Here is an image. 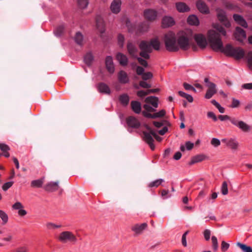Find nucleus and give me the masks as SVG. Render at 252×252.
Here are the masks:
<instances>
[{
    "label": "nucleus",
    "mask_w": 252,
    "mask_h": 252,
    "mask_svg": "<svg viewBox=\"0 0 252 252\" xmlns=\"http://www.w3.org/2000/svg\"><path fill=\"white\" fill-rule=\"evenodd\" d=\"M166 114L165 110L162 109L158 112L154 113L151 114L147 112H142V115L146 118L151 119H156L158 118H162L165 116Z\"/></svg>",
    "instance_id": "obj_12"
},
{
    "label": "nucleus",
    "mask_w": 252,
    "mask_h": 252,
    "mask_svg": "<svg viewBox=\"0 0 252 252\" xmlns=\"http://www.w3.org/2000/svg\"><path fill=\"white\" fill-rule=\"evenodd\" d=\"M24 206H12L13 209L18 210V215L20 216L23 217L27 214V211L23 209Z\"/></svg>",
    "instance_id": "obj_38"
},
{
    "label": "nucleus",
    "mask_w": 252,
    "mask_h": 252,
    "mask_svg": "<svg viewBox=\"0 0 252 252\" xmlns=\"http://www.w3.org/2000/svg\"><path fill=\"white\" fill-rule=\"evenodd\" d=\"M126 49L129 56L132 58H136L138 48L134 42L129 40L126 44Z\"/></svg>",
    "instance_id": "obj_8"
},
{
    "label": "nucleus",
    "mask_w": 252,
    "mask_h": 252,
    "mask_svg": "<svg viewBox=\"0 0 252 252\" xmlns=\"http://www.w3.org/2000/svg\"><path fill=\"white\" fill-rule=\"evenodd\" d=\"M43 183L42 179H38L36 180H33L31 183V186L35 188H40L42 186Z\"/></svg>",
    "instance_id": "obj_44"
},
{
    "label": "nucleus",
    "mask_w": 252,
    "mask_h": 252,
    "mask_svg": "<svg viewBox=\"0 0 252 252\" xmlns=\"http://www.w3.org/2000/svg\"><path fill=\"white\" fill-rule=\"evenodd\" d=\"M194 39L197 45L202 49L205 48L207 45V42L205 36L202 34H195L194 36Z\"/></svg>",
    "instance_id": "obj_11"
},
{
    "label": "nucleus",
    "mask_w": 252,
    "mask_h": 252,
    "mask_svg": "<svg viewBox=\"0 0 252 252\" xmlns=\"http://www.w3.org/2000/svg\"><path fill=\"white\" fill-rule=\"evenodd\" d=\"M164 182L163 179H160L157 180H155L149 184V187L150 188L153 187H158L162 183Z\"/></svg>",
    "instance_id": "obj_45"
},
{
    "label": "nucleus",
    "mask_w": 252,
    "mask_h": 252,
    "mask_svg": "<svg viewBox=\"0 0 252 252\" xmlns=\"http://www.w3.org/2000/svg\"><path fill=\"white\" fill-rule=\"evenodd\" d=\"M238 246L243 252H252V247L248 246L245 244L241 242H237L236 243Z\"/></svg>",
    "instance_id": "obj_31"
},
{
    "label": "nucleus",
    "mask_w": 252,
    "mask_h": 252,
    "mask_svg": "<svg viewBox=\"0 0 252 252\" xmlns=\"http://www.w3.org/2000/svg\"><path fill=\"white\" fill-rule=\"evenodd\" d=\"M189 233V230H187L186 231L184 234L183 235H182V245L184 246V247H186L187 245V240H186V236H187V235Z\"/></svg>",
    "instance_id": "obj_59"
},
{
    "label": "nucleus",
    "mask_w": 252,
    "mask_h": 252,
    "mask_svg": "<svg viewBox=\"0 0 252 252\" xmlns=\"http://www.w3.org/2000/svg\"><path fill=\"white\" fill-rule=\"evenodd\" d=\"M117 60L119 61L120 64L123 66H126L128 63V59L126 55L121 53H118L116 55Z\"/></svg>",
    "instance_id": "obj_24"
},
{
    "label": "nucleus",
    "mask_w": 252,
    "mask_h": 252,
    "mask_svg": "<svg viewBox=\"0 0 252 252\" xmlns=\"http://www.w3.org/2000/svg\"><path fill=\"white\" fill-rule=\"evenodd\" d=\"M13 184V182H8L4 184L2 187V189L4 191L7 190L12 186Z\"/></svg>",
    "instance_id": "obj_63"
},
{
    "label": "nucleus",
    "mask_w": 252,
    "mask_h": 252,
    "mask_svg": "<svg viewBox=\"0 0 252 252\" xmlns=\"http://www.w3.org/2000/svg\"><path fill=\"white\" fill-rule=\"evenodd\" d=\"M149 27V25L146 22L140 24L137 27L136 33L147 32Z\"/></svg>",
    "instance_id": "obj_32"
},
{
    "label": "nucleus",
    "mask_w": 252,
    "mask_h": 252,
    "mask_svg": "<svg viewBox=\"0 0 252 252\" xmlns=\"http://www.w3.org/2000/svg\"><path fill=\"white\" fill-rule=\"evenodd\" d=\"M162 27L164 28L172 26L175 24L174 19L169 16H164L162 20Z\"/></svg>",
    "instance_id": "obj_18"
},
{
    "label": "nucleus",
    "mask_w": 252,
    "mask_h": 252,
    "mask_svg": "<svg viewBox=\"0 0 252 252\" xmlns=\"http://www.w3.org/2000/svg\"><path fill=\"white\" fill-rule=\"evenodd\" d=\"M158 99L157 97L154 96H150L146 97L145 102L146 103H149L154 108L158 107Z\"/></svg>",
    "instance_id": "obj_23"
},
{
    "label": "nucleus",
    "mask_w": 252,
    "mask_h": 252,
    "mask_svg": "<svg viewBox=\"0 0 252 252\" xmlns=\"http://www.w3.org/2000/svg\"><path fill=\"white\" fill-rule=\"evenodd\" d=\"M78 4L80 8L84 9L87 7L89 1L88 0H78Z\"/></svg>",
    "instance_id": "obj_51"
},
{
    "label": "nucleus",
    "mask_w": 252,
    "mask_h": 252,
    "mask_svg": "<svg viewBox=\"0 0 252 252\" xmlns=\"http://www.w3.org/2000/svg\"><path fill=\"white\" fill-rule=\"evenodd\" d=\"M126 26L129 32H136L137 29H136L135 26L132 25L128 20H127L126 22Z\"/></svg>",
    "instance_id": "obj_46"
},
{
    "label": "nucleus",
    "mask_w": 252,
    "mask_h": 252,
    "mask_svg": "<svg viewBox=\"0 0 252 252\" xmlns=\"http://www.w3.org/2000/svg\"><path fill=\"white\" fill-rule=\"evenodd\" d=\"M148 224L146 222L143 223L141 224H136L131 228V230L136 234H140L145 230Z\"/></svg>",
    "instance_id": "obj_21"
},
{
    "label": "nucleus",
    "mask_w": 252,
    "mask_h": 252,
    "mask_svg": "<svg viewBox=\"0 0 252 252\" xmlns=\"http://www.w3.org/2000/svg\"><path fill=\"white\" fill-rule=\"evenodd\" d=\"M138 62V63L142 65V66L146 67L148 66V64L147 61L145 60L146 59L143 57H136V58Z\"/></svg>",
    "instance_id": "obj_56"
},
{
    "label": "nucleus",
    "mask_w": 252,
    "mask_h": 252,
    "mask_svg": "<svg viewBox=\"0 0 252 252\" xmlns=\"http://www.w3.org/2000/svg\"><path fill=\"white\" fill-rule=\"evenodd\" d=\"M221 193L225 195L228 194V185L226 182L224 181L221 185L220 189Z\"/></svg>",
    "instance_id": "obj_43"
},
{
    "label": "nucleus",
    "mask_w": 252,
    "mask_h": 252,
    "mask_svg": "<svg viewBox=\"0 0 252 252\" xmlns=\"http://www.w3.org/2000/svg\"><path fill=\"white\" fill-rule=\"evenodd\" d=\"M234 35L237 40L242 43L243 42L244 40L246 38L245 31L239 27L236 28Z\"/></svg>",
    "instance_id": "obj_10"
},
{
    "label": "nucleus",
    "mask_w": 252,
    "mask_h": 252,
    "mask_svg": "<svg viewBox=\"0 0 252 252\" xmlns=\"http://www.w3.org/2000/svg\"><path fill=\"white\" fill-rule=\"evenodd\" d=\"M204 236L206 241H209L210 238L211 231L209 229H205L204 231Z\"/></svg>",
    "instance_id": "obj_64"
},
{
    "label": "nucleus",
    "mask_w": 252,
    "mask_h": 252,
    "mask_svg": "<svg viewBox=\"0 0 252 252\" xmlns=\"http://www.w3.org/2000/svg\"><path fill=\"white\" fill-rule=\"evenodd\" d=\"M105 65L108 71L110 73H113L115 70L113 59L111 56H107L105 59Z\"/></svg>",
    "instance_id": "obj_17"
},
{
    "label": "nucleus",
    "mask_w": 252,
    "mask_h": 252,
    "mask_svg": "<svg viewBox=\"0 0 252 252\" xmlns=\"http://www.w3.org/2000/svg\"><path fill=\"white\" fill-rule=\"evenodd\" d=\"M125 41V37L122 34H119L118 36V42L119 46L122 48L124 46Z\"/></svg>",
    "instance_id": "obj_53"
},
{
    "label": "nucleus",
    "mask_w": 252,
    "mask_h": 252,
    "mask_svg": "<svg viewBox=\"0 0 252 252\" xmlns=\"http://www.w3.org/2000/svg\"><path fill=\"white\" fill-rule=\"evenodd\" d=\"M75 42L79 45H82L83 44V36L80 32H77L74 36Z\"/></svg>",
    "instance_id": "obj_35"
},
{
    "label": "nucleus",
    "mask_w": 252,
    "mask_h": 252,
    "mask_svg": "<svg viewBox=\"0 0 252 252\" xmlns=\"http://www.w3.org/2000/svg\"><path fill=\"white\" fill-rule=\"evenodd\" d=\"M246 57L249 68L252 69V51L248 52Z\"/></svg>",
    "instance_id": "obj_49"
},
{
    "label": "nucleus",
    "mask_w": 252,
    "mask_h": 252,
    "mask_svg": "<svg viewBox=\"0 0 252 252\" xmlns=\"http://www.w3.org/2000/svg\"><path fill=\"white\" fill-rule=\"evenodd\" d=\"M118 78L119 82L122 84H126L129 81L127 73L123 70H121L119 72Z\"/></svg>",
    "instance_id": "obj_26"
},
{
    "label": "nucleus",
    "mask_w": 252,
    "mask_h": 252,
    "mask_svg": "<svg viewBox=\"0 0 252 252\" xmlns=\"http://www.w3.org/2000/svg\"><path fill=\"white\" fill-rule=\"evenodd\" d=\"M143 133L144 135V139L145 141L148 144L151 149L152 150H154L155 147L153 143L154 142V140L152 137L153 136L151 133L150 131L148 130V131H143Z\"/></svg>",
    "instance_id": "obj_13"
},
{
    "label": "nucleus",
    "mask_w": 252,
    "mask_h": 252,
    "mask_svg": "<svg viewBox=\"0 0 252 252\" xmlns=\"http://www.w3.org/2000/svg\"><path fill=\"white\" fill-rule=\"evenodd\" d=\"M64 29V27L63 25H62L59 26L54 31L55 34L57 36L61 35L63 32Z\"/></svg>",
    "instance_id": "obj_47"
},
{
    "label": "nucleus",
    "mask_w": 252,
    "mask_h": 252,
    "mask_svg": "<svg viewBox=\"0 0 252 252\" xmlns=\"http://www.w3.org/2000/svg\"><path fill=\"white\" fill-rule=\"evenodd\" d=\"M231 123L235 126L238 127L244 132H249L251 130V127L245 122L239 120L237 118L234 117L231 120Z\"/></svg>",
    "instance_id": "obj_7"
},
{
    "label": "nucleus",
    "mask_w": 252,
    "mask_h": 252,
    "mask_svg": "<svg viewBox=\"0 0 252 252\" xmlns=\"http://www.w3.org/2000/svg\"><path fill=\"white\" fill-rule=\"evenodd\" d=\"M213 27L215 30H210L208 32V38L211 48L215 51H221L228 56L233 57L236 60H240L245 56L244 50L240 48H234L228 44L224 47L220 38V34L226 35L225 29L220 24H215Z\"/></svg>",
    "instance_id": "obj_1"
},
{
    "label": "nucleus",
    "mask_w": 252,
    "mask_h": 252,
    "mask_svg": "<svg viewBox=\"0 0 252 252\" xmlns=\"http://www.w3.org/2000/svg\"><path fill=\"white\" fill-rule=\"evenodd\" d=\"M207 86L208 89L205 94V98L210 99L217 93L216 86L214 83H209Z\"/></svg>",
    "instance_id": "obj_15"
},
{
    "label": "nucleus",
    "mask_w": 252,
    "mask_h": 252,
    "mask_svg": "<svg viewBox=\"0 0 252 252\" xmlns=\"http://www.w3.org/2000/svg\"><path fill=\"white\" fill-rule=\"evenodd\" d=\"M221 141L232 150H236L238 148L239 143L235 138H224L221 140Z\"/></svg>",
    "instance_id": "obj_9"
},
{
    "label": "nucleus",
    "mask_w": 252,
    "mask_h": 252,
    "mask_svg": "<svg viewBox=\"0 0 252 252\" xmlns=\"http://www.w3.org/2000/svg\"><path fill=\"white\" fill-rule=\"evenodd\" d=\"M139 47L140 50V56L145 59H149L150 54L152 52L153 49L157 51L160 49V42L157 38L152 39L150 42L142 40L140 42Z\"/></svg>",
    "instance_id": "obj_2"
},
{
    "label": "nucleus",
    "mask_w": 252,
    "mask_h": 252,
    "mask_svg": "<svg viewBox=\"0 0 252 252\" xmlns=\"http://www.w3.org/2000/svg\"><path fill=\"white\" fill-rule=\"evenodd\" d=\"M143 108L145 110L143 112H147L148 113H151V112H156V108H154L153 106H150L148 104H145L143 105Z\"/></svg>",
    "instance_id": "obj_48"
},
{
    "label": "nucleus",
    "mask_w": 252,
    "mask_h": 252,
    "mask_svg": "<svg viewBox=\"0 0 252 252\" xmlns=\"http://www.w3.org/2000/svg\"><path fill=\"white\" fill-rule=\"evenodd\" d=\"M0 218L1 219L2 222V224H6L8 220V217L7 214L2 210H0Z\"/></svg>",
    "instance_id": "obj_37"
},
{
    "label": "nucleus",
    "mask_w": 252,
    "mask_h": 252,
    "mask_svg": "<svg viewBox=\"0 0 252 252\" xmlns=\"http://www.w3.org/2000/svg\"><path fill=\"white\" fill-rule=\"evenodd\" d=\"M46 226L48 229H55L56 228H58L61 227L60 225H57L52 222H47L46 224Z\"/></svg>",
    "instance_id": "obj_54"
},
{
    "label": "nucleus",
    "mask_w": 252,
    "mask_h": 252,
    "mask_svg": "<svg viewBox=\"0 0 252 252\" xmlns=\"http://www.w3.org/2000/svg\"><path fill=\"white\" fill-rule=\"evenodd\" d=\"M176 8L180 12H186L189 10V6L184 2H179L176 3Z\"/></svg>",
    "instance_id": "obj_28"
},
{
    "label": "nucleus",
    "mask_w": 252,
    "mask_h": 252,
    "mask_svg": "<svg viewBox=\"0 0 252 252\" xmlns=\"http://www.w3.org/2000/svg\"><path fill=\"white\" fill-rule=\"evenodd\" d=\"M164 42L166 50L169 52H176L179 50L175 34L169 32L164 36Z\"/></svg>",
    "instance_id": "obj_3"
},
{
    "label": "nucleus",
    "mask_w": 252,
    "mask_h": 252,
    "mask_svg": "<svg viewBox=\"0 0 252 252\" xmlns=\"http://www.w3.org/2000/svg\"><path fill=\"white\" fill-rule=\"evenodd\" d=\"M131 107L132 110L136 114H139L141 111V103L137 101H132L131 102Z\"/></svg>",
    "instance_id": "obj_29"
},
{
    "label": "nucleus",
    "mask_w": 252,
    "mask_h": 252,
    "mask_svg": "<svg viewBox=\"0 0 252 252\" xmlns=\"http://www.w3.org/2000/svg\"><path fill=\"white\" fill-rule=\"evenodd\" d=\"M127 125L132 127L138 128L139 127L140 124L139 122L133 116H129L126 119Z\"/></svg>",
    "instance_id": "obj_20"
},
{
    "label": "nucleus",
    "mask_w": 252,
    "mask_h": 252,
    "mask_svg": "<svg viewBox=\"0 0 252 252\" xmlns=\"http://www.w3.org/2000/svg\"><path fill=\"white\" fill-rule=\"evenodd\" d=\"M204 159V156L202 155H198L192 158L190 164H193L197 162H200Z\"/></svg>",
    "instance_id": "obj_42"
},
{
    "label": "nucleus",
    "mask_w": 252,
    "mask_h": 252,
    "mask_svg": "<svg viewBox=\"0 0 252 252\" xmlns=\"http://www.w3.org/2000/svg\"><path fill=\"white\" fill-rule=\"evenodd\" d=\"M98 90L101 93H104L107 94H110V89L108 86L104 83H100L98 84Z\"/></svg>",
    "instance_id": "obj_27"
},
{
    "label": "nucleus",
    "mask_w": 252,
    "mask_h": 252,
    "mask_svg": "<svg viewBox=\"0 0 252 252\" xmlns=\"http://www.w3.org/2000/svg\"><path fill=\"white\" fill-rule=\"evenodd\" d=\"M233 17L235 21L237 22L239 25H241L244 28L248 27L247 23L242 16L238 14H235L233 15Z\"/></svg>",
    "instance_id": "obj_22"
},
{
    "label": "nucleus",
    "mask_w": 252,
    "mask_h": 252,
    "mask_svg": "<svg viewBox=\"0 0 252 252\" xmlns=\"http://www.w3.org/2000/svg\"><path fill=\"white\" fill-rule=\"evenodd\" d=\"M153 124L157 128H160L164 125H166L167 126H171L170 123L166 120H163L161 122L154 121Z\"/></svg>",
    "instance_id": "obj_36"
},
{
    "label": "nucleus",
    "mask_w": 252,
    "mask_h": 252,
    "mask_svg": "<svg viewBox=\"0 0 252 252\" xmlns=\"http://www.w3.org/2000/svg\"><path fill=\"white\" fill-rule=\"evenodd\" d=\"M161 196L163 199H167L171 196L168 190L162 189L160 191Z\"/></svg>",
    "instance_id": "obj_50"
},
{
    "label": "nucleus",
    "mask_w": 252,
    "mask_h": 252,
    "mask_svg": "<svg viewBox=\"0 0 252 252\" xmlns=\"http://www.w3.org/2000/svg\"><path fill=\"white\" fill-rule=\"evenodd\" d=\"M212 247L214 251H216L218 248V240L216 236H213L212 237Z\"/></svg>",
    "instance_id": "obj_52"
},
{
    "label": "nucleus",
    "mask_w": 252,
    "mask_h": 252,
    "mask_svg": "<svg viewBox=\"0 0 252 252\" xmlns=\"http://www.w3.org/2000/svg\"><path fill=\"white\" fill-rule=\"evenodd\" d=\"M146 128L147 130L150 131L151 133L152 134L153 137L158 141L160 142L162 140V138L161 137L159 136L158 135H157V134L154 131V130L153 129H152L150 126H148L146 125Z\"/></svg>",
    "instance_id": "obj_39"
},
{
    "label": "nucleus",
    "mask_w": 252,
    "mask_h": 252,
    "mask_svg": "<svg viewBox=\"0 0 252 252\" xmlns=\"http://www.w3.org/2000/svg\"><path fill=\"white\" fill-rule=\"evenodd\" d=\"M177 44L179 49L181 48L183 50H187L189 48L190 43L189 39L186 33H183L178 36Z\"/></svg>",
    "instance_id": "obj_5"
},
{
    "label": "nucleus",
    "mask_w": 252,
    "mask_h": 252,
    "mask_svg": "<svg viewBox=\"0 0 252 252\" xmlns=\"http://www.w3.org/2000/svg\"><path fill=\"white\" fill-rule=\"evenodd\" d=\"M196 6L200 12L207 14L209 12V8L206 4L201 0H198L196 3Z\"/></svg>",
    "instance_id": "obj_25"
},
{
    "label": "nucleus",
    "mask_w": 252,
    "mask_h": 252,
    "mask_svg": "<svg viewBox=\"0 0 252 252\" xmlns=\"http://www.w3.org/2000/svg\"><path fill=\"white\" fill-rule=\"evenodd\" d=\"M153 77V74L150 72L144 73L142 75V78L144 80H147Z\"/></svg>",
    "instance_id": "obj_61"
},
{
    "label": "nucleus",
    "mask_w": 252,
    "mask_h": 252,
    "mask_svg": "<svg viewBox=\"0 0 252 252\" xmlns=\"http://www.w3.org/2000/svg\"><path fill=\"white\" fill-rule=\"evenodd\" d=\"M211 144L215 147H217L220 145V142L219 139L213 138L211 141Z\"/></svg>",
    "instance_id": "obj_57"
},
{
    "label": "nucleus",
    "mask_w": 252,
    "mask_h": 252,
    "mask_svg": "<svg viewBox=\"0 0 252 252\" xmlns=\"http://www.w3.org/2000/svg\"><path fill=\"white\" fill-rule=\"evenodd\" d=\"M0 149L3 152H7L10 150L9 147L3 143H0Z\"/></svg>",
    "instance_id": "obj_62"
},
{
    "label": "nucleus",
    "mask_w": 252,
    "mask_h": 252,
    "mask_svg": "<svg viewBox=\"0 0 252 252\" xmlns=\"http://www.w3.org/2000/svg\"><path fill=\"white\" fill-rule=\"evenodd\" d=\"M229 244L224 241H222L221 243V251L222 252H225L229 248Z\"/></svg>",
    "instance_id": "obj_55"
},
{
    "label": "nucleus",
    "mask_w": 252,
    "mask_h": 252,
    "mask_svg": "<svg viewBox=\"0 0 252 252\" xmlns=\"http://www.w3.org/2000/svg\"><path fill=\"white\" fill-rule=\"evenodd\" d=\"M217 14L219 21L223 26L227 28L231 26V24L226 17L225 12L224 10L218 8L217 9Z\"/></svg>",
    "instance_id": "obj_6"
},
{
    "label": "nucleus",
    "mask_w": 252,
    "mask_h": 252,
    "mask_svg": "<svg viewBox=\"0 0 252 252\" xmlns=\"http://www.w3.org/2000/svg\"><path fill=\"white\" fill-rule=\"evenodd\" d=\"M145 18L150 21L155 20L157 17V12L156 10L152 9H148L144 12Z\"/></svg>",
    "instance_id": "obj_14"
},
{
    "label": "nucleus",
    "mask_w": 252,
    "mask_h": 252,
    "mask_svg": "<svg viewBox=\"0 0 252 252\" xmlns=\"http://www.w3.org/2000/svg\"><path fill=\"white\" fill-rule=\"evenodd\" d=\"M93 59L94 57L91 53H87L84 57V61L85 63L88 65L91 64Z\"/></svg>",
    "instance_id": "obj_40"
},
{
    "label": "nucleus",
    "mask_w": 252,
    "mask_h": 252,
    "mask_svg": "<svg viewBox=\"0 0 252 252\" xmlns=\"http://www.w3.org/2000/svg\"><path fill=\"white\" fill-rule=\"evenodd\" d=\"M121 5V0H114L110 6L112 12L115 14L118 13L120 11Z\"/></svg>",
    "instance_id": "obj_19"
},
{
    "label": "nucleus",
    "mask_w": 252,
    "mask_h": 252,
    "mask_svg": "<svg viewBox=\"0 0 252 252\" xmlns=\"http://www.w3.org/2000/svg\"><path fill=\"white\" fill-rule=\"evenodd\" d=\"M188 22L191 25L197 26L199 22L198 18L194 15H190L188 18Z\"/></svg>",
    "instance_id": "obj_33"
},
{
    "label": "nucleus",
    "mask_w": 252,
    "mask_h": 252,
    "mask_svg": "<svg viewBox=\"0 0 252 252\" xmlns=\"http://www.w3.org/2000/svg\"><path fill=\"white\" fill-rule=\"evenodd\" d=\"M58 188V182H50L45 187V189L48 191H54L57 190Z\"/></svg>",
    "instance_id": "obj_30"
},
{
    "label": "nucleus",
    "mask_w": 252,
    "mask_h": 252,
    "mask_svg": "<svg viewBox=\"0 0 252 252\" xmlns=\"http://www.w3.org/2000/svg\"><path fill=\"white\" fill-rule=\"evenodd\" d=\"M96 27L101 33L105 32V25L101 16L97 15L95 18Z\"/></svg>",
    "instance_id": "obj_16"
},
{
    "label": "nucleus",
    "mask_w": 252,
    "mask_h": 252,
    "mask_svg": "<svg viewBox=\"0 0 252 252\" xmlns=\"http://www.w3.org/2000/svg\"><path fill=\"white\" fill-rule=\"evenodd\" d=\"M178 94L181 96V97H184L185 98L187 99V100L189 102H193V98L192 97V96L189 94H188L182 91H179L178 92Z\"/></svg>",
    "instance_id": "obj_41"
},
{
    "label": "nucleus",
    "mask_w": 252,
    "mask_h": 252,
    "mask_svg": "<svg viewBox=\"0 0 252 252\" xmlns=\"http://www.w3.org/2000/svg\"><path fill=\"white\" fill-rule=\"evenodd\" d=\"M240 104V102L239 100L236 99L234 98H233L232 99V104L231 105V107L232 108H237L239 106Z\"/></svg>",
    "instance_id": "obj_58"
},
{
    "label": "nucleus",
    "mask_w": 252,
    "mask_h": 252,
    "mask_svg": "<svg viewBox=\"0 0 252 252\" xmlns=\"http://www.w3.org/2000/svg\"><path fill=\"white\" fill-rule=\"evenodd\" d=\"M218 118L221 121H224L226 120H228L230 121V122L231 123V120L233 119L234 118V117H231L228 115H219Z\"/></svg>",
    "instance_id": "obj_60"
},
{
    "label": "nucleus",
    "mask_w": 252,
    "mask_h": 252,
    "mask_svg": "<svg viewBox=\"0 0 252 252\" xmlns=\"http://www.w3.org/2000/svg\"><path fill=\"white\" fill-rule=\"evenodd\" d=\"M120 102L124 106H126L129 100V96L127 94H124L119 96Z\"/></svg>",
    "instance_id": "obj_34"
},
{
    "label": "nucleus",
    "mask_w": 252,
    "mask_h": 252,
    "mask_svg": "<svg viewBox=\"0 0 252 252\" xmlns=\"http://www.w3.org/2000/svg\"><path fill=\"white\" fill-rule=\"evenodd\" d=\"M59 240L63 243H66L67 241L75 243L77 239L72 232L65 231L60 234Z\"/></svg>",
    "instance_id": "obj_4"
}]
</instances>
